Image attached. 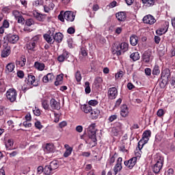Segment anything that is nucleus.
<instances>
[{
	"label": "nucleus",
	"mask_w": 175,
	"mask_h": 175,
	"mask_svg": "<svg viewBox=\"0 0 175 175\" xmlns=\"http://www.w3.org/2000/svg\"><path fill=\"white\" fill-rule=\"evenodd\" d=\"M128 49H129V44L126 42H122L119 44H115L112 48V54L120 57L122 53H125V51H128Z\"/></svg>",
	"instance_id": "f257e3e1"
},
{
	"label": "nucleus",
	"mask_w": 175,
	"mask_h": 175,
	"mask_svg": "<svg viewBox=\"0 0 175 175\" xmlns=\"http://www.w3.org/2000/svg\"><path fill=\"white\" fill-rule=\"evenodd\" d=\"M38 42H39V37L36 36L27 42L26 49L28 53H35V51H36L38 49Z\"/></svg>",
	"instance_id": "f03ea898"
},
{
	"label": "nucleus",
	"mask_w": 175,
	"mask_h": 175,
	"mask_svg": "<svg viewBox=\"0 0 175 175\" xmlns=\"http://www.w3.org/2000/svg\"><path fill=\"white\" fill-rule=\"evenodd\" d=\"M36 77L32 74H28L27 77H25V83L27 84V89L32 88V87H36Z\"/></svg>",
	"instance_id": "7ed1b4c3"
},
{
	"label": "nucleus",
	"mask_w": 175,
	"mask_h": 175,
	"mask_svg": "<svg viewBox=\"0 0 175 175\" xmlns=\"http://www.w3.org/2000/svg\"><path fill=\"white\" fill-rule=\"evenodd\" d=\"M8 100H10L11 103L16 102L17 99V90L14 88H10L5 93Z\"/></svg>",
	"instance_id": "20e7f679"
},
{
	"label": "nucleus",
	"mask_w": 175,
	"mask_h": 175,
	"mask_svg": "<svg viewBox=\"0 0 175 175\" xmlns=\"http://www.w3.org/2000/svg\"><path fill=\"white\" fill-rule=\"evenodd\" d=\"M54 32H55V29L52 27L48 31L47 33L43 35L44 40L49 44H54V40H53V38L55 36Z\"/></svg>",
	"instance_id": "39448f33"
},
{
	"label": "nucleus",
	"mask_w": 175,
	"mask_h": 175,
	"mask_svg": "<svg viewBox=\"0 0 175 175\" xmlns=\"http://www.w3.org/2000/svg\"><path fill=\"white\" fill-rule=\"evenodd\" d=\"M88 136L92 139L93 143H96V131L95 130V124H92L89 126L88 129Z\"/></svg>",
	"instance_id": "423d86ee"
},
{
	"label": "nucleus",
	"mask_w": 175,
	"mask_h": 175,
	"mask_svg": "<svg viewBox=\"0 0 175 175\" xmlns=\"http://www.w3.org/2000/svg\"><path fill=\"white\" fill-rule=\"evenodd\" d=\"M163 162H165L163 157H159L156 163L152 167V171L155 173V174H158L159 172H161L162 167L163 166Z\"/></svg>",
	"instance_id": "0eeeda50"
},
{
	"label": "nucleus",
	"mask_w": 175,
	"mask_h": 175,
	"mask_svg": "<svg viewBox=\"0 0 175 175\" xmlns=\"http://www.w3.org/2000/svg\"><path fill=\"white\" fill-rule=\"evenodd\" d=\"M136 163H137V157H132L129 160H126L124 162V166H126L130 170H132L135 167Z\"/></svg>",
	"instance_id": "6e6552de"
},
{
	"label": "nucleus",
	"mask_w": 175,
	"mask_h": 175,
	"mask_svg": "<svg viewBox=\"0 0 175 175\" xmlns=\"http://www.w3.org/2000/svg\"><path fill=\"white\" fill-rule=\"evenodd\" d=\"M118 96V90H117V88L112 87L109 88L108 92H107L108 99L113 100V99H116V98H117Z\"/></svg>",
	"instance_id": "1a4fd4ad"
},
{
	"label": "nucleus",
	"mask_w": 175,
	"mask_h": 175,
	"mask_svg": "<svg viewBox=\"0 0 175 175\" xmlns=\"http://www.w3.org/2000/svg\"><path fill=\"white\" fill-rule=\"evenodd\" d=\"M5 38L6 40H8V42L12 44H16V43H17L20 40L18 35L14 33L7 34Z\"/></svg>",
	"instance_id": "9d476101"
},
{
	"label": "nucleus",
	"mask_w": 175,
	"mask_h": 175,
	"mask_svg": "<svg viewBox=\"0 0 175 175\" xmlns=\"http://www.w3.org/2000/svg\"><path fill=\"white\" fill-rule=\"evenodd\" d=\"M64 17L66 21L73 23L75 18H76V13L73 11H66L64 12Z\"/></svg>",
	"instance_id": "9b49d317"
},
{
	"label": "nucleus",
	"mask_w": 175,
	"mask_h": 175,
	"mask_svg": "<svg viewBox=\"0 0 175 175\" xmlns=\"http://www.w3.org/2000/svg\"><path fill=\"white\" fill-rule=\"evenodd\" d=\"M113 173L115 175L118 174L122 170V157H119L117 159L116 163L113 167Z\"/></svg>",
	"instance_id": "f8f14e48"
},
{
	"label": "nucleus",
	"mask_w": 175,
	"mask_h": 175,
	"mask_svg": "<svg viewBox=\"0 0 175 175\" xmlns=\"http://www.w3.org/2000/svg\"><path fill=\"white\" fill-rule=\"evenodd\" d=\"M33 16L37 20V21H40L41 23H43L44 20H46V17L47 16L45 14H42L38 12V10H33Z\"/></svg>",
	"instance_id": "ddd939ff"
},
{
	"label": "nucleus",
	"mask_w": 175,
	"mask_h": 175,
	"mask_svg": "<svg viewBox=\"0 0 175 175\" xmlns=\"http://www.w3.org/2000/svg\"><path fill=\"white\" fill-rule=\"evenodd\" d=\"M69 57H70V53L68 51L64 49L62 53L57 57V61L58 62H65V61L68 60Z\"/></svg>",
	"instance_id": "4468645a"
},
{
	"label": "nucleus",
	"mask_w": 175,
	"mask_h": 175,
	"mask_svg": "<svg viewBox=\"0 0 175 175\" xmlns=\"http://www.w3.org/2000/svg\"><path fill=\"white\" fill-rule=\"evenodd\" d=\"M143 22L144 24H149L150 25H152L157 23V20H155V18L152 15L148 14L143 18Z\"/></svg>",
	"instance_id": "2eb2a0df"
},
{
	"label": "nucleus",
	"mask_w": 175,
	"mask_h": 175,
	"mask_svg": "<svg viewBox=\"0 0 175 175\" xmlns=\"http://www.w3.org/2000/svg\"><path fill=\"white\" fill-rule=\"evenodd\" d=\"M120 113L121 117H123V118L128 117V116H129V108L128 107V105H122L120 107Z\"/></svg>",
	"instance_id": "dca6fc26"
},
{
	"label": "nucleus",
	"mask_w": 175,
	"mask_h": 175,
	"mask_svg": "<svg viewBox=\"0 0 175 175\" xmlns=\"http://www.w3.org/2000/svg\"><path fill=\"white\" fill-rule=\"evenodd\" d=\"M151 51H146L142 55V59L145 64H150L151 61Z\"/></svg>",
	"instance_id": "f3484780"
},
{
	"label": "nucleus",
	"mask_w": 175,
	"mask_h": 175,
	"mask_svg": "<svg viewBox=\"0 0 175 175\" xmlns=\"http://www.w3.org/2000/svg\"><path fill=\"white\" fill-rule=\"evenodd\" d=\"M50 106L53 110H59L61 109V103L57 101L55 98L50 100Z\"/></svg>",
	"instance_id": "a211bd4d"
},
{
	"label": "nucleus",
	"mask_w": 175,
	"mask_h": 175,
	"mask_svg": "<svg viewBox=\"0 0 175 175\" xmlns=\"http://www.w3.org/2000/svg\"><path fill=\"white\" fill-rule=\"evenodd\" d=\"M14 15L18 24H24L25 23V19L24 18L23 15L20 14L18 11L17 10L14 11Z\"/></svg>",
	"instance_id": "6ab92c4d"
},
{
	"label": "nucleus",
	"mask_w": 175,
	"mask_h": 175,
	"mask_svg": "<svg viewBox=\"0 0 175 175\" xmlns=\"http://www.w3.org/2000/svg\"><path fill=\"white\" fill-rule=\"evenodd\" d=\"M15 64L16 66H18L19 68H24L27 64V58L25 57V55L21 56L19 59L16 60Z\"/></svg>",
	"instance_id": "aec40b11"
},
{
	"label": "nucleus",
	"mask_w": 175,
	"mask_h": 175,
	"mask_svg": "<svg viewBox=\"0 0 175 175\" xmlns=\"http://www.w3.org/2000/svg\"><path fill=\"white\" fill-rule=\"evenodd\" d=\"M99 116H100V110H99V109H92V111H90V117L92 120H98V118H99Z\"/></svg>",
	"instance_id": "412c9836"
},
{
	"label": "nucleus",
	"mask_w": 175,
	"mask_h": 175,
	"mask_svg": "<svg viewBox=\"0 0 175 175\" xmlns=\"http://www.w3.org/2000/svg\"><path fill=\"white\" fill-rule=\"evenodd\" d=\"M168 29H169V24L165 23V25H163V26L161 28L156 31V33L157 35H159V36H162V35H164V33H165Z\"/></svg>",
	"instance_id": "4be33fe9"
},
{
	"label": "nucleus",
	"mask_w": 175,
	"mask_h": 175,
	"mask_svg": "<svg viewBox=\"0 0 175 175\" xmlns=\"http://www.w3.org/2000/svg\"><path fill=\"white\" fill-rule=\"evenodd\" d=\"M64 148L66 149V151L64 152L63 157L64 158H68V157H70L73 151V148L70 147V146H69L68 144H65Z\"/></svg>",
	"instance_id": "5701e85b"
},
{
	"label": "nucleus",
	"mask_w": 175,
	"mask_h": 175,
	"mask_svg": "<svg viewBox=\"0 0 175 175\" xmlns=\"http://www.w3.org/2000/svg\"><path fill=\"white\" fill-rule=\"evenodd\" d=\"M53 40H54V43L56 42V43H61L62 40H64V34L61 32H57L53 36Z\"/></svg>",
	"instance_id": "b1692460"
},
{
	"label": "nucleus",
	"mask_w": 175,
	"mask_h": 175,
	"mask_svg": "<svg viewBox=\"0 0 175 175\" xmlns=\"http://www.w3.org/2000/svg\"><path fill=\"white\" fill-rule=\"evenodd\" d=\"M55 79V77L54 76V74H53V72L48 73L46 75L43 77L42 81L43 83H49V81L51 83Z\"/></svg>",
	"instance_id": "393cba45"
},
{
	"label": "nucleus",
	"mask_w": 175,
	"mask_h": 175,
	"mask_svg": "<svg viewBox=\"0 0 175 175\" xmlns=\"http://www.w3.org/2000/svg\"><path fill=\"white\" fill-rule=\"evenodd\" d=\"M116 17L118 21H125L126 20V14L124 12H118Z\"/></svg>",
	"instance_id": "a878e982"
},
{
	"label": "nucleus",
	"mask_w": 175,
	"mask_h": 175,
	"mask_svg": "<svg viewBox=\"0 0 175 175\" xmlns=\"http://www.w3.org/2000/svg\"><path fill=\"white\" fill-rule=\"evenodd\" d=\"M5 148L8 150H14V142L13 139H8L7 142H5Z\"/></svg>",
	"instance_id": "bb28decb"
},
{
	"label": "nucleus",
	"mask_w": 175,
	"mask_h": 175,
	"mask_svg": "<svg viewBox=\"0 0 175 175\" xmlns=\"http://www.w3.org/2000/svg\"><path fill=\"white\" fill-rule=\"evenodd\" d=\"M33 67L35 69H37V70H40V72H42L44 70V68H46V66L44 63H40L39 62H35Z\"/></svg>",
	"instance_id": "cd10ccee"
},
{
	"label": "nucleus",
	"mask_w": 175,
	"mask_h": 175,
	"mask_svg": "<svg viewBox=\"0 0 175 175\" xmlns=\"http://www.w3.org/2000/svg\"><path fill=\"white\" fill-rule=\"evenodd\" d=\"M16 68V66L14 65V63H9L8 64H7V66H5V73L7 75H9V73H12V72H13V70H14V68Z\"/></svg>",
	"instance_id": "c85d7f7f"
},
{
	"label": "nucleus",
	"mask_w": 175,
	"mask_h": 175,
	"mask_svg": "<svg viewBox=\"0 0 175 175\" xmlns=\"http://www.w3.org/2000/svg\"><path fill=\"white\" fill-rule=\"evenodd\" d=\"M117 157H118V154H117L116 152H115L112 156L110 155L107 161V165H109V166L113 165L114 162H116V158H117Z\"/></svg>",
	"instance_id": "c756f323"
},
{
	"label": "nucleus",
	"mask_w": 175,
	"mask_h": 175,
	"mask_svg": "<svg viewBox=\"0 0 175 175\" xmlns=\"http://www.w3.org/2000/svg\"><path fill=\"white\" fill-rule=\"evenodd\" d=\"M10 53H12V51H10V46H7L2 51L1 57L3 58H6V57H9V55H10Z\"/></svg>",
	"instance_id": "7c9ffc66"
},
{
	"label": "nucleus",
	"mask_w": 175,
	"mask_h": 175,
	"mask_svg": "<svg viewBox=\"0 0 175 175\" xmlns=\"http://www.w3.org/2000/svg\"><path fill=\"white\" fill-rule=\"evenodd\" d=\"M81 110L85 114H88L89 113H91V111H92V107L89 105L85 104L82 106Z\"/></svg>",
	"instance_id": "2f4dec72"
},
{
	"label": "nucleus",
	"mask_w": 175,
	"mask_h": 175,
	"mask_svg": "<svg viewBox=\"0 0 175 175\" xmlns=\"http://www.w3.org/2000/svg\"><path fill=\"white\" fill-rule=\"evenodd\" d=\"M139 43V37L135 35H133L130 37V44L131 46H136Z\"/></svg>",
	"instance_id": "473e14b6"
},
{
	"label": "nucleus",
	"mask_w": 175,
	"mask_h": 175,
	"mask_svg": "<svg viewBox=\"0 0 175 175\" xmlns=\"http://www.w3.org/2000/svg\"><path fill=\"white\" fill-rule=\"evenodd\" d=\"M49 167H51L52 170L54 172L56 169L59 167V161L57 160L52 161L49 164Z\"/></svg>",
	"instance_id": "72a5a7b5"
},
{
	"label": "nucleus",
	"mask_w": 175,
	"mask_h": 175,
	"mask_svg": "<svg viewBox=\"0 0 175 175\" xmlns=\"http://www.w3.org/2000/svg\"><path fill=\"white\" fill-rule=\"evenodd\" d=\"M64 83V74H60L57 76L56 81H55V85H61Z\"/></svg>",
	"instance_id": "f704fd0d"
},
{
	"label": "nucleus",
	"mask_w": 175,
	"mask_h": 175,
	"mask_svg": "<svg viewBox=\"0 0 175 175\" xmlns=\"http://www.w3.org/2000/svg\"><path fill=\"white\" fill-rule=\"evenodd\" d=\"M159 73H161V70H159V66L158 64H155L152 70V75L155 77L156 76H159Z\"/></svg>",
	"instance_id": "c9c22d12"
},
{
	"label": "nucleus",
	"mask_w": 175,
	"mask_h": 175,
	"mask_svg": "<svg viewBox=\"0 0 175 175\" xmlns=\"http://www.w3.org/2000/svg\"><path fill=\"white\" fill-rule=\"evenodd\" d=\"M163 77H166L167 80H169V77H170V69L165 68L161 72V79H163Z\"/></svg>",
	"instance_id": "e433bc0d"
},
{
	"label": "nucleus",
	"mask_w": 175,
	"mask_h": 175,
	"mask_svg": "<svg viewBox=\"0 0 175 175\" xmlns=\"http://www.w3.org/2000/svg\"><path fill=\"white\" fill-rule=\"evenodd\" d=\"M142 3L145 6H147L148 8H151V6H154L155 5V0H142Z\"/></svg>",
	"instance_id": "4c0bfd02"
},
{
	"label": "nucleus",
	"mask_w": 175,
	"mask_h": 175,
	"mask_svg": "<svg viewBox=\"0 0 175 175\" xmlns=\"http://www.w3.org/2000/svg\"><path fill=\"white\" fill-rule=\"evenodd\" d=\"M55 5L53 3V2H51L48 5L44 6V11L45 13H49V12H51V10H53Z\"/></svg>",
	"instance_id": "58836bf2"
},
{
	"label": "nucleus",
	"mask_w": 175,
	"mask_h": 175,
	"mask_svg": "<svg viewBox=\"0 0 175 175\" xmlns=\"http://www.w3.org/2000/svg\"><path fill=\"white\" fill-rule=\"evenodd\" d=\"M44 151L45 152H54V145L53 144H46Z\"/></svg>",
	"instance_id": "ea45409f"
},
{
	"label": "nucleus",
	"mask_w": 175,
	"mask_h": 175,
	"mask_svg": "<svg viewBox=\"0 0 175 175\" xmlns=\"http://www.w3.org/2000/svg\"><path fill=\"white\" fill-rule=\"evenodd\" d=\"M130 58L134 62L139 61V59H140V54L139 52H134L131 54Z\"/></svg>",
	"instance_id": "a19ab883"
},
{
	"label": "nucleus",
	"mask_w": 175,
	"mask_h": 175,
	"mask_svg": "<svg viewBox=\"0 0 175 175\" xmlns=\"http://www.w3.org/2000/svg\"><path fill=\"white\" fill-rule=\"evenodd\" d=\"M149 137H151V131L146 130L144 132L142 139L144 141V139H146V141L148 142Z\"/></svg>",
	"instance_id": "79ce46f5"
},
{
	"label": "nucleus",
	"mask_w": 175,
	"mask_h": 175,
	"mask_svg": "<svg viewBox=\"0 0 175 175\" xmlns=\"http://www.w3.org/2000/svg\"><path fill=\"white\" fill-rule=\"evenodd\" d=\"M54 173V171L51 169L50 165H46L44 168V174L46 175H51Z\"/></svg>",
	"instance_id": "37998d69"
},
{
	"label": "nucleus",
	"mask_w": 175,
	"mask_h": 175,
	"mask_svg": "<svg viewBox=\"0 0 175 175\" xmlns=\"http://www.w3.org/2000/svg\"><path fill=\"white\" fill-rule=\"evenodd\" d=\"M1 10L2 13L8 14L10 12V10H12V7L3 5L2 7H1Z\"/></svg>",
	"instance_id": "c03bdc74"
},
{
	"label": "nucleus",
	"mask_w": 175,
	"mask_h": 175,
	"mask_svg": "<svg viewBox=\"0 0 175 175\" xmlns=\"http://www.w3.org/2000/svg\"><path fill=\"white\" fill-rule=\"evenodd\" d=\"M145 144H147V141L146 140L144 141L142 139H141L139 141L137 148L139 150V151H142V149L143 148V147H144Z\"/></svg>",
	"instance_id": "a18cd8bd"
},
{
	"label": "nucleus",
	"mask_w": 175,
	"mask_h": 175,
	"mask_svg": "<svg viewBox=\"0 0 175 175\" xmlns=\"http://www.w3.org/2000/svg\"><path fill=\"white\" fill-rule=\"evenodd\" d=\"M85 94L91 93V87H90V82L88 81L85 83Z\"/></svg>",
	"instance_id": "49530a36"
},
{
	"label": "nucleus",
	"mask_w": 175,
	"mask_h": 175,
	"mask_svg": "<svg viewBox=\"0 0 175 175\" xmlns=\"http://www.w3.org/2000/svg\"><path fill=\"white\" fill-rule=\"evenodd\" d=\"M102 81H103V80L102 79V77H97L95 80H94V84L95 85H96L97 87H99L100 84H102Z\"/></svg>",
	"instance_id": "de8ad7c7"
},
{
	"label": "nucleus",
	"mask_w": 175,
	"mask_h": 175,
	"mask_svg": "<svg viewBox=\"0 0 175 175\" xmlns=\"http://www.w3.org/2000/svg\"><path fill=\"white\" fill-rule=\"evenodd\" d=\"M80 54L82 55V57H88V52L87 51V49L83 47L81 49Z\"/></svg>",
	"instance_id": "09e8293b"
},
{
	"label": "nucleus",
	"mask_w": 175,
	"mask_h": 175,
	"mask_svg": "<svg viewBox=\"0 0 175 175\" xmlns=\"http://www.w3.org/2000/svg\"><path fill=\"white\" fill-rule=\"evenodd\" d=\"M49 106L50 105H49V103L47 102V100H43L42 101V107H43V109H44V110H49Z\"/></svg>",
	"instance_id": "8fccbe9b"
},
{
	"label": "nucleus",
	"mask_w": 175,
	"mask_h": 175,
	"mask_svg": "<svg viewBox=\"0 0 175 175\" xmlns=\"http://www.w3.org/2000/svg\"><path fill=\"white\" fill-rule=\"evenodd\" d=\"M99 103V102L96 100H90L88 101V105L89 106H93L94 107H95V106H98V104Z\"/></svg>",
	"instance_id": "3c124183"
},
{
	"label": "nucleus",
	"mask_w": 175,
	"mask_h": 175,
	"mask_svg": "<svg viewBox=\"0 0 175 175\" xmlns=\"http://www.w3.org/2000/svg\"><path fill=\"white\" fill-rule=\"evenodd\" d=\"M75 79L77 83H80V81H81V73L79 70L77 71V72L75 73Z\"/></svg>",
	"instance_id": "603ef678"
},
{
	"label": "nucleus",
	"mask_w": 175,
	"mask_h": 175,
	"mask_svg": "<svg viewBox=\"0 0 175 175\" xmlns=\"http://www.w3.org/2000/svg\"><path fill=\"white\" fill-rule=\"evenodd\" d=\"M35 24V21L33 18H29L26 21L25 25L27 27H31V25H33Z\"/></svg>",
	"instance_id": "864d4df0"
},
{
	"label": "nucleus",
	"mask_w": 175,
	"mask_h": 175,
	"mask_svg": "<svg viewBox=\"0 0 175 175\" xmlns=\"http://www.w3.org/2000/svg\"><path fill=\"white\" fill-rule=\"evenodd\" d=\"M25 76V74L24 73V71L19 70L17 71V77L19 79H24V77Z\"/></svg>",
	"instance_id": "5fc2aeb1"
},
{
	"label": "nucleus",
	"mask_w": 175,
	"mask_h": 175,
	"mask_svg": "<svg viewBox=\"0 0 175 175\" xmlns=\"http://www.w3.org/2000/svg\"><path fill=\"white\" fill-rule=\"evenodd\" d=\"M42 173H44V168L43 166L40 165L37 168V174L40 175Z\"/></svg>",
	"instance_id": "6e6d98bb"
},
{
	"label": "nucleus",
	"mask_w": 175,
	"mask_h": 175,
	"mask_svg": "<svg viewBox=\"0 0 175 175\" xmlns=\"http://www.w3.org/2000/svg\"><path fill=\"white\" fill-rule=\"evenodd\" d=\"M123 76H124V71L120 70L116 74L115 78L116 79H121V77H123Z\"/></svg>",
	"instance_id": "4d7b16f0"
},
{
	"label": "nucleus",
	"mask_w": 175,
	"mask_h": 175,
	"mask_svg": "<svg viewBox=\"0 0 175 175\" xmlns=\"http://www.w3.org/2000/svg\"><path fill=\"white\" fill-rule=\"evenodd\" d=\"M76 32V29L73 27H70L67 29V33H69L70 35H72Z\"/></svg>",
	"instance_id": "13d9d810"
},
{
	"label": "nucleus",
	"mask_w": 175,
	"mask_h": 175,
	"mask_svg": "<svg viewBox=\"0 0 175 175\" xmlns=\"http://www.w3.org/2000/svg\"><path fill=\"white\" fill-rule=\"evenodd\" d=\"M146 76H151V73H152V70L150 68H146L144 70Z\"/></svg>",
	"instance_id": "bf43d9fd"
},
{
	"label": "nucleus",
	"mask_w": 175,
	"mask_h": 175,
	"mask_svg": "<svg viewBox=\"0 0 175 175\" xmlns=\"http://www.w3.org/2000/svg\"><path fill=\"white\" fill-rule=\"evenodd\" d=\"M157 114L158 117H163L165 116V111L163 109H160L157 111Z\"/></svg>",
	"instance_id": "052dcab7"
},
{
	"label": "nucleus",
	"mask_w": 175,
	"mask_h": 175,
	"mask_svg": "<svg viewBox=\"0 0 175 175\" xmlns=\"http://www.w3.org/2000/svg\"><path fill=\"white\" fill-rule=\"evenodd\" d=\"M23 125L25 126V128H31V126H32V123L28 121H25L23 122Z\"/></svg>",
	"instance_id": "680f3d73"
},
{
	"label": "nucleus",
	"mask_w": 175,
	"mask_h": 175,
	"mask_svg": "<svg viewBox=\"0 0 175 175\" xmlns=\"http://www.w3.org/2000/svg\"><path fill=\"white\" fill-rule=\"evenodd\" d=\"M117 118H118L117 115H112L109 117L108 121H109V122H113V121H115V120H117Z\"/></svg>",
	"instance_id": "e2e57ef3"
},
{
	"label": "nucleus",
	"mask_w": 175,
	"mask_h": 175,
	"mask_svg": "<svg viewBox=\"0 0 175 175\" xmlns=\"http://www.w3.org/2000/svg\"><path fill=\"white\" fill-rule=\"evenodd\" d=\"M35 126L37 129H42L43 128V126L42 125V123H40V121H37L35 122Z\"/></svg>",
	"instance_id": "0e129e2a"
},
{
	"label": "nucleus",
	"mask_w": 175,
	"mask_h": 175,
	"mask_svg": "<svg viewBox=\"0 0 175 175\" xmlns=\"http://www.w3.org/2000/svg\"><path fill=\"white\" fill-rule=\"evenodd\" d=\"M64 12H61L60 14L58 16V18L59 20H60L62 21V23H64L65 22V17L64 16Z\"/></svg>",
	"instance_id": "69168bd1"
},
{
	"label": "nucleus",
	"mask_w": 175,
	"mask_h": 175,
	"mask_svg": "<svg viewBox=\"0 0 175 175\" xmlns=\"http://www.w3.org/2000/svg\"><path fill=\"white\" fill-rule=\"evenodd\" d=\"M168 149L170 150V152H174V151H175L174 144H173V143L170 144V146L168 147Z\"/></svg>",
	"instance_id": "338daca9"
},
{
	"label": "nucleus",
	"mask_w": 175,
	"mask_h": 175,
	"mask_svg": "<svg viewBox=\"0 0 175 175\" xmlns=\"http://www.w3.org/2000/svg\"><path fill=\"white\" fill-rule=\"evenodd\" d=\"M127 88L131 91L134 88H135V85H133V83H132L131 82H129L127 83Z\"/></svg>",
	"instance_id": "774afa93"
}]
</instances>
